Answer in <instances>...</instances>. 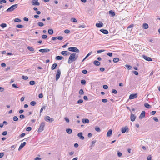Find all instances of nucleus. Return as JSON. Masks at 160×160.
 I'll use <instances>...</instances> for the list:
<instances>
[{
  "mask_svg": "<svg viewBox=\"0 0 160 160\" xmlns=\"http://www.w3.org/2000/svg\"><path fill=\"white\" fill-rule=\"evenodd\" d=\"M102 101L103 102H108V100L106 99H102Z\"/></svg>",
  "mask_w": 160,
  "mask_h": 160,
  "instance_id": "13d9d810",
  "label": "nucleus"
},
{
  "mask_svg": "<svg viewBox=\"0 0 160 160\" xmlns=\"http://www.w3.org/2000/svg\"><path fill=\"white\" fill-rule=\"evenodd\" d=\"M136 117L135 115L132 113L130 116L131 120L132 122L134 121L136 118Z\"/></svg>",
  "mask_w": 160,
  "mask_h": 160,
  "instance_id": "4468645a",
  "label": "nucleus"
},
{
  "mask_svg": "<svg viewBox=\"0 0 160 160\" xmlns=\"http://www.w3.org/2000/svg\"><path fill=\"white\" fill-rule=\"evenodd\" d=\"M61 53L64 56H67L70 54V53L67 51H62L61 52Z\"/></svg>",
  "mask_w": 160,
  "mask_h": 160,
  "instance_id": "f8f14e48",
  "label": "nucleus"
},
{
  "mask_svg": "<svg viewBox=\"0 0 160 160\" xmlns=\"http://www.w3.org/2000/svg\"><path fill=\"white\" fill-rule=\"evenodd\" d=\"M66 131L67 133L69 134H71L72 132V130L70 128L67 129L66 130Z\"/></svg>",
  "mask_w": 160,
  "mask_h": 160,
  "instance_id": "c756f323",
  "label": "nucleus"
},
{
  "mask_svg": "<svg viewBox=\"0 0 160 160\" xmlns=\"http://www.w3.org/2000/svg\"><path fill=\"white\" fill-rule=\"evenodd\" d=\"M143 27L144 29H147L148 28V25L147 23H144L143 25Z\"/></svg>",
  "mask_w": 160,
  "mask_h": 160,
  "instance_id": "bb28decb",
  "label": "nucleus"
},
{
  "mask_svg": "<svg viewBox=\"0 0 160 160\" xmlns=\"http://www.w3.org/2000/svg\"><path fill=\"white\" fill-rule=\"evenodd\" d=\"M133 73L135 75H138V72L137 71H132Z\"/></svg>",
  "mask_w": 160,
  "mask_h": 160,
  "instance_id": "e2e57ef3",
  "label": "nucleus"
},
{
  "mask_svg": "<svg viewBox=\"0 0 160 160\" xmlns=\"http://www.w3.org/2000/svg\"><path fill=\"white\" fill-rule=\"evenodd\" d=\"M79 93L80 95H83L84 94V92L82 89H81L79 92Z\"/></svg>",
  "mask_w": 160,
  "mask_h": 160,
  "instance_id": "f704fd0d",
  "label": "nucleus"
},
{
  "mask_svg": "<svg viewBox=\"0 0 160 160\" xmlns=\"http://www.w3.org/2000/svg\"><path fill=\"white\" fill-rule=\"evenodd\" d=\"M118 156V157H121L122 155V153L118 151L117 152Z\"/></svg>",
  "mask_w": 160,
  "mask_h": 160,
  "instance_id": "c03bdc74",
  "label": "nucleus"
},
{
  "mask_svg": "<svg viewBox=\"0 0 160 160\" xmlns=\"http://www.w3.org/2000/svg\"><path fill=\"white\" fill-rule=\"evenodd\" d=\"M18 4H16L12 5L8 8L7 10L6 11L7 12H11L14 11L16 8L18 7Z\"/></svg>",
  "mask_w": 160,
  "mask_h": 160,
  "instance_id": "f03ea898",
  "label": "nucleus"
},
{
  "mask_svg": "<svg viewBox=\"0 0 160 160\" xmlns=\"http://www.w3.org/2000/svg\"><path fill=\"white\" fill-rule=\"evenodd\" d=\"M27 48L28 50L30 51H34V49L32 47L30 46H28Z\"/></svg>",
  "mask_w": 160,
  "mask_h": 160,
  "instance_id": "c85d7f7f",
  "label": "nucleus"
},
{
  "mask_svg": "<svg viewBox=\"0 0 160 160\" xmlns=\"http://www.w3.org/2000/svg\"><path fill=\"white\" fill-rule=\"evenodd\" d=\"M138 96V94L135 93L134 94H130L129 97V99H132L136 98Z\"/></svg>",
  "mask_w": 160,
  "mask_h": 160,
  "instance_id": "6e6552de",
  "label": "nucleus"
},
{
  "mask_svg": "<svg viewBox=\"0 0 160 160\" xmlns=\"http://www.w3.org/2000/svg\"><path fill=\"white\" fill-rule=\"evenodd\" d=\"M142 57H143V58L146 61H152V59L151 58L145 55H143L142 56Z\"/></svg>",
  "mask_w": 160,
  "mask_h": 160,
  "instance_id": "0eeeda50",
  "label": "nucleus"
},
{
  "mask_svg": "<svg viewBox=\"0 0 160 160\" xmlns=\"http://www.w3.org/2000/svg\"><path fill=\"white\" fill-rule=\"evenodd\" d=\"M78 136L79 138L81 140H83L84 139V137L82 136V132L78 133Z\"/></svg>",
  "mask_w": 160,
  "mask_h": 160,
  "instance_id": "ddd939ff",
  "label": "nucleus"
},
{
  "mask_svg": "<svg viewBox=\"0 0 160 160\" xmlns=\"http://www.w3.org/2000/svg\"><path fill=\"white\" fill-rule=\"evenodd\" d=\"M145 111H143L142 112L140 115L139 117V118L140 119H142L145 116Z\"/></svg>",
  "mask_w": 160,
  "mask_h": 160,
  "instance_id": "9d476101",
  "label": "nucleus"
},
{
  "mask_svg": "<svg viewBox=\"0 0 160 160\" xmlns=\"http://www.w3.org/2000/svg\"><path fill=\"white\" fill-rule=\"evenodd\" d=\"M45 125V122H43L41 123L40 126L38 130V132H40L43 131L44 130V127Z\"/></svg>",
  "mask_w": 160,
  "mask_h": 160,
  "instance_id": "7ed1b4c3",
  "label": "nucleus"
},
{
  "mask_svg": "<svg viewBox=\"0 0 160 160\" xmlns=\"http://www.w3.org/2000/svg\"><path fill=\"white\" fill-rule=\"evenodd\" d=\"M57 63H54L52 65L51 68L52 70L55 69L56 67L57 66Z\"/></svg>",
  "mask_w": 160,
  "mask_h": 160,
  "instance_id": "412c9836",
  "label": "nucleus"
},
{
  "mask_svg": "<svg viewBox=\"0 0 160 160\" xmlns=\"http://www.w3.org/2000/svg\"><path fill=\"white\" fill-rule=\"evenodd\" d=\"M112 93L114 94H116L117 93V91L116 90L113 89L112 90Z\"/></svg>",
  "mask_w": 160,
  "mask_h": 160,
  "instance_id": "680f3d73",
  "label": "nucleus"
},
{
  "mask_svg": "<svg viewBox=\"0 0 160 160\" xmlns=\"http://www.w3.org/2000/svg\"><path fill=\"white\" fill-rule=\"evenodd\" d=\"M61 75V71L60 70H58L57 71V74L56 75V80L57 81Z\"/></svg>",
  "mask_w": 160,
  "mask_h": 160,
  "instance_id": "423d86ee",
  "label": "nucleus"
},
{
  "mask_svg": "<svg viewBox=\"0 0 160 160\" xmlns=\"http://www.w3.org/2000/svg\"><path fill=\"white\" fill-rule=\"evenodd\" d=\"M31 127H29L27 128L26 130L27 131H30L31 130Z\"/></svg>",
  "mask_w": 160,
  "mask_h": 160,
  "instance_id": "de8ad7c7",
  "label": "nucleus"
},
{
  "mask_svg": "<svg viewBox=\"0 0 160 160\" xmlns=\"http://www.w3.org/2000/svg\"><path fill=\"white\" fill-rule=\"evenodd\" d=\"M22 78L24 80H27L28 79V78L27 76H22Z\"/></svg>",
  "mask_w": 160,
  "mask_h": 160,
  "instance_id": "49530a36",
  "label": "nucleus"
},
{
  "mask_svg": "<svg viewBox=\"0 0 160 160\" xmlns=\"http://www.w3.org/2000/svg\"><path fill=\"white\" fill-rule=\"evenodd\" d=\"M26 144V142H24L23 143H22L21 145H20L18 150L20 151L21 149H22Z\"/></svg>",
  "mask_w": 160,
  "mask_h": 160,
  "instance_id": "dca6fc26",
  "label": "nucleus"
},
{
  "mask_svg": "<svg viewBox=\"0 0 160 160\" xmlns=\"http://www.w3.org/2000/svg\"><path fill=\"white\" fill-rule=\"evenodd\" d=\"M63 57L62 56H58L56 57L55 59L57 60H61L63 59Z\"/></svg>",
  "mask_w": 160,
  "mask_h": 160,
  "instance_id": "5701e85b",
  "label": "nucleus"
},
{
  "mask_svg": "<svg viewBox=\"0 0 160 160\" xmlns=\"http://www.w3.org/2000/svg\"><path fill=\"white\" fill-rule=\"evenodd\" d=\"M13 120L15 121H17L18 120V118L17 116H15L13 117Z\"/></svg>",
  "mask_w": 160,
  "mask_h": 160,
  "instance_id": "473e14b6",
  "label": "nucleus"
},
{
  "mask_svg": "<svg viewBox=\"0 0 160 160\" xmlns=\"http://www.w3.org/2000/svg\"><path fill=\"white\" fill-rule=\"evenodd\" d=\"M119 60V58H115L113 59V61L115 63H116L118 62Z\"/></svg>",
  "mask_w": 160,
  "mask_h": 160,
  "instance_id": "a878e982",
  "label": "nucleus"
},
{
  "mask_svg": "<svg viewBox=\"0 0 160 160\" xmlns=\"http://www.w3.org/2000/svg\"><path fill=\"white\" fill-rule=\"evenodd\" d=\"M95 130L96 131L99 132L100 131V129L97 126L95 127Z\"/></svg>",
  "mask_w": 160,
  "mask_h": 160,
  "instance_id": "e433bc0d",
  "label": "nucleus"
},
{
  "mask_svg": "<svg viewBox=\"0 0 160 160\" xmlns=\"http://www.w3.org/2000/svg\"><path fill=\"white\" fill-rule=\"evenodd\" d=\"M16 27L18 28H23L24 27V26L22 25L18 24L17 25Z\"/></svg>",
  "mask_w": 160,
  "mask_h": 160,
  "instance_id": "72a5a7b5",
  "label": "nucleus"
},
{
  "mask_svg": "<svg viewBox=\"0 0 160 160\" xmlns=\"http://www.w3.org/2000/svg\"><path fill=\"white\" fill-rule=\"evenodd\" d=\"M128 130V128L127 126H125V127L122 128L121 129L122 132L124 133L127 130Z\"/></svg>",
  "mask_w": 160,
  "mask_h": 160,
  "instance_id": "9b49d317",
  "label": "nucleus"
},
{
  "mask_svg": "<svg viewBox=\"0 0 160 160\" xmlns=\"http://www.w3.org/2000/svg\"><path fill=\"white\" fill-rule=\"evenodd\" d=\"M68 49L69 51L77 53H78L80 52L79 50L76 47H70L68 48Z\"/></svg>",
  "mask_w": 160,
  "mask_h": 160,
  "instance_id": "20e7f679",
  "label": "nucleus"
},
{
  "mask_svg": "<svg viewBox=\"0 0 160 160\" xmlns=\"http://www.w3.org/2000/svg\"><path fill=\"white\" fill-rule=\"evenodd\" d=\"M76 53H72L70 55L69 58L68 63L69 64H70L72 62L75 61L77 58H76Z\"/></svg>",
  "mask_w": 160,
  "mask_h": 160,
  "instance_id": "f257e3e1",
  "label": "nucleus"
},
{
  "mask_svg": "<svg viewBox=\"0 0 160 160\" xmlns=\"http://www.w3.org/2000/svg\"><path fill=\"white\" fill-rule=\"evenodd\" d=\"M63 37L62 36H58L57 37V39L61 40L63 39Z\"/></svg>",
  "mask_w": 160,
  "mask_h": 160,
  "instance_id": "79ce46f5",
  "label": "nucleus"
},
{
  "mask_svg": "<svg viewBox=\"0 0 160 160\" xmlns=\"http://www.w3.org/2000/svg\"><path fill=\"white\" fill-rule=\"evenodd\" d=\"M103 88L105 89H108V87L107 85H105L103 86Z\"/></svg>",
  "mask_w": 160,
  "mask_h": 160,
  "instance_id": "052dcab7",
  "label": "nucleus"
},
{
  "mask_svg": "<svg viewBox=\"0 0 160 160\" xmlns=\"http://www.w3.org/2000/svg\"><path fill=\"white\" fill-rule=\"evenodd\" d=\"M36 102L35 101H32L30 102V104L32 106H35L36 104Z\"/></svg>",
  "mask_w": 160,
  "mask_h": 160,
  "instance_id": "c9c22d12",
  "label": "nucleus"
},
{
  "mask_svg": "<svg viewBox=\"0 0 160 160\" xmlns=\"http://www.w3.org/2000/svg\"><path fill=\"white\" fill-rule=\"evenodd\" d=\"M38 24V25L40 27H42L44 25L43 23L42 22H39Z\"/></svg>",
  "mask_w": 160,
  "mask_h": 160,
  "instance_id": "37998d69",
  "label": "nucleus"
},
{
  "mask_svg": "<svg viewBox=\"0 0 160 160\" xmlns=\"http://www.w3.org/2000/svg\"><path fill=\"white\" fill-rule=\"evenodd\" d=\"M7 2L5 0H0V4H2V3H6Z\"/></svg>",
  "mask_w": 160,
  "mask_h": 160,
  "instance_id": "09e8293b",
  "label": "nucleus"
},
{
  "mask_svg": "<svg viewBox=\"0 0 160 160\" xmlns=\"http://www.w3.org/2000/svg\"><path fill=\"white\" fill-rule=\"evenodd\" d=\"M14 21L16 22H19L21 21V20L19 18H16L14 19Z\"/></svg>",
  "mask_w": 160,
  "mask_h": 160,
  "instance_id": "58836bf2",
  "label": "nucleus"
},
{
  "mask_svg": "<svg viewBox=\"0 0 160 160\" xmlns=\"http://www.w3.org/2000/svg\"><path fill=\"white\" fill-rule=\"evenodd\" d=\"M45 120L49 122H52L54 120V119L53 118H51L50 117L48 116H46L44 118Z\"/></svg>",
  "mask_w": 160,
  "mask_h": 160,
  "instance_id": "39448f33",
  "label": "nucleus"
},
{
  "mask_svg": "<svg viewBox=\"0 0 160 160\" xmlns=\"http://www.w3.org/2000/svg\"><path fill=\"white\" fill-rule=\"evenodd\" d=\"M48 32L50 35H52L53 33V30L52 29H49L48 31Z\"/></svg>",
  "mask_w": 160,
  "mask_h": 160,
  "instance_id": "b1692460",
  "label": "nucleus"
},
{
  "mask_svg": "<svg viewBox=\"0 0 160 160\" xmlns=\"http://www.w3.org/2000/svg\"><path fill=\"white\" fill-rule=\"evenodd\" d=\"M45 109V106H43L41 108V109L40 111V113H41L43 110V109Z\"/></svg>",
  "mask_w": 160,
  "mask_h": 160,
  "instance_id": "a18cd8bd",
  "label": "nucleus"
},
{
  "mask_svg": "<svg viewBox=\"0 0 160 160\" xmlns=\"http://www.w3.org/2000/svg\"><path fill=\"white\" fill-rule=\"evenodd\" d=\"M31 3L34 5L39 6L40 5L39 3L38 2V0H32Z\"/></svg>",
  "mask_w": 160,
  "mask_h": 160,
  "instance_id": "1a4fd4ad",
  "label": "nucleus"
},
{
  "mask_svg": "<svg viewBox=\"0 0 160 160\" xmlns=\"http://www.w3.org/2000/svg\"><path fill=\"white\" fill-rule=\"evenodd\" d=\"M94 64L96 66H99L100 64V63L98 61L95 60L93 62Z\"/></svg>",
  "mask_w": 160,
  "mask_h": 160,
  "instance_id": "6ab92c4d",
  "label": "nucleus"
},
{
  "mask_svg": "<svg viewBox=\"0 0 160 160\" xmlns=\"http://www.w3.org/2000/svg\"><path fill=\"white\" fill-rule=\"evenodd\" d=\"M83 101L82 99H79L78 101V102L79 104H81L83 102Z\"/></svg>",
  "mask_w": 160,
  "mask_h": 160,
  "instance_id": "864d4df0",
  "label": "nucleus"
},
{
  "mask_svg": "<svg viewBox=\"0 0 160 160\" xmlns=\"http://www.w3.org/2000/svg\"><path fill=\"white\" fill-rule=\"evenodd\" d=\"M7 134V131H4L2 133V134L3 135L5 136Z\"/></svg>",
  "mask_w": 160,
  "mask_h": 160,
  "instance_id": "69168bd1",
  "label": "nucleus"
},
{
  "mask_svg": "<svg viewBox=\"0 0 160 160\" xmlns=\"http://www.w3.org/2000/svg\"><path fill=\"white\" fill-rule=\"evenodd\" d=\"M64 32L65 33L68 34L70 32V31L68 29H66L64 31Z\"/></svg>",
  "mask_w": 160,
  "mask_h": 160,
  "instance_id": "3c124183",
  "label": "nucleus"
},
{
  "mask_svg": "<svg viewBox=\"0 0 160 160\" xmlns=\"http://www.w3.org/2000/svg\"><path fill=\"white\" fill-rule=\"evenodd\" d=\"M153 119L156 122H158V120L156 117H154L153 118Z\"/></svg>",
  "mask_w": 160,
  "mask_h": 160,
  "instance_id": "5fc2aeb1",
  "label": "nucleus"
},
{
  "mask_svg": "<svg viewBox=\"0 0 160 160\" xmlns=\"http://www.w3.org/2000/svg\"><path fill=\"white\" fill-rule=\"evenodd\" d=\"M92 53V52H89L85 57V58L83 59L82 62H83L84 60H85L88 57H89L90 55Z\"/></svg>",
  "mask_w": 160,
  "mask_h": 160,
  "instance_id": "393cba45",
  "label": "nucleus"
},
{
  "mask_svg": "<svg viewBox=\"0 0 160 160\" xmlns=\"http://www.w3.org/2000/svg\"><path fill=\"white\" fill-rule=\"evenodd\" d=\"M39 51L40 52H49L50 51V50L48 48H46L40 49Z\"/></svg>",
  "mask_w": 160,
  "mask_h": 160,
  "instance_id": "2eb2a0df",
  "label": "nucleus"
},
{
  "mask_svg": "<svg viewBox=\"0 0 160 160\" xmlns=\"http://www.w3.org/2000/svg\"><path fill=\"white\" fill-rule=\"evenodd\" d=\"M107 54L109 56V57H111L112 56V53H111V52H108L107 53Z\"/></svg>",
  "mask_w": 160,
  "mask_h": 160,
  "instance_id": "4d7b16f0",
  "label": "nucleus"
},
{
  "mask_svg": "<svg viewBox=\"0 0 160 160\" xmlns=\"http://www.w3.org/2000/svg\"><path fill=\"white\" fill-rule=\"evenodd\" d=\"M109 14H110L112 17L114 16L115 15V12L112 10H110L109 11Z\"/></svg>",
  "mask_w": 160,
  "mask_h": 160,
  "instance_id": "4be33fe9",
  "label": "nucleus"
},
{
  "mask_svg": "<svg viewBox=\"0 0 160 160\" xmlns=\"http://www.w3.org/2000/svg\"><path fill=\"white\" fill-rule=\"evenodd\" d=\"M42 38L43 39H46L47 38V36L46 35H43L42 36Z\"/></svg>",
  "mask_w": 160,
  "mask_h": 160,
  "instance_id": "8fccbe9b",
  "label": "nucleus"
},
{
  "mask_svg": "<svg viewBox=\"0 0 160 160\" xmlns=\"http://www.w3.org/2000/svg\"><path fill=\"white\" fill-rule=\"evenodd\" d=\"M156 112V111H152L150 112V114L152 115H154L155 114Z\"/></svg>",
  "mask_w": 160,
  "mask_h": 160,
  "instance_id": "338daca9",
  "label": "nucleus"
},
{
  "mask_svg": "<svg viewBox=\"0 0 160 160\" xmlns=\"http://www.w3.org/2000/svg\"><path fill=\"white\" fill-rule=\"evenodd\" d=\"M152 157L151 155L148 156L147 157V160H151Z\"/></svg>",
  "mask_w": 160,
  "mask_h": 160,
  "instance_id": "0e129e2a",
  "label": "nucleus"
},
{
  "mask_svg": "<svg viewBox=\"0 0 160 160\" xmlns=\"http://www.w3.org/2000/svg\"><path fill=\"white\" fill-rule=\"evenodd\" d=\"M81 83L82 85H85L86 84V81L84 80H82L81 81Z\"/></svg>",
  "mask_w": 160,
  "mask_h": 160,
  "instance_id": "a19ab883",
  "label": "nucleus"
},
{
  "mask_svg": "<svg viewBox=\"0 0 160 160\" xmlns=\"http://www.w3.org/2000/svg\"><path fill=\"white\" fill-rule=\"evenodd\" d=\"M41 159L39 157H36L35 158V160H41Z\"/></svg>",
  "mask_w": 160,
  "mask_h": 160,
  "instance_id": "774afa93",
  "label": "nucleus"
},
{
  "mask_svg": "<svg viewBox=\"0 0 160 160\" xmlns=\"http://www.w3.org/2000/svg\"><path fill=\"white\" fill-rule=\"evenodd\" d=\"M0 26L3 28L7 27V24L6 23H2L0 25Z\"/></svg>",
  "mask_w": 160,
  "mask_h": 160,
  "instance_id": "4c0bfd02",
  "label": "nucleus"
},
{
  "mask_svg": "<svg viewBox=\"0 0 160 160\" xmlns=\"http://www.w3.org/2000/svg\"><path fill=\"white\" fill-rule=\"evenodd\" d=\"M96 26L98 28H101L103 26V24L102 23H97L96 24Z\"/></svg>",
  "mask_w": 160,
  "mask_h": 160,
  "instance_id": "a211bd4d",
  "label": "nucleus"
},
{
  "mask_svg": "<svg viewBox=\"0 0 160 160\" xmlns=\"http://www.w3.org/2000/svg\"><path fill=\"white\" fill-rule=\"evenodd\" d=\"M35 83V82L34 81H31L29 82L30 84L32 85H34Z\"/></svg>",
  "mask_w": 160,
  "mask_h": 160,
  "instance_id": "ea45409f",
  "label": "nucleus"
},
{
  "mask_svg": "<svg viewBox=\"0 0 160 160\" xmlns=\"http://www.w3.org/2000/svg\"><path fill=\"white\" fill-rule=\"evenodd\" d=\"M71 20L72 21V22H77L76 19L75 18H72L71 19Z\"/></svg>",
  "mask_w": 160,
  "mask_h": 160,
  "instance_id": "603ef678",
  "label": "nucleus"
},
{
  "mask_svg": "<svg viewBox=\"0 0 160 160\" xmlns=\"http://www.w3.org/2000/svg\"><path fill=\"white\" fill-rule=\"evenodd\" d=\"M125 66L126 67V68H127L128 70H130L132 68V67L131 66H130L128 64H126L125 65Z\"/></svg>",
  "mask_w": 160,
  "mask_h": 160,
  "instance_id": "2f4dec72",
  "label": "nucleus"
},
{
  "mask_svg": "<svg viewBox=\"0 0 160 160\" xmlns=\"http://www.w3.org/2000/svg\"><path fill=\"white\" fill-rule=\"evenodd\" d=\"M19 117L21 119H23L25 118V116L23 114H21L20 115Z\"/></svg>",
  "mask_w": 160,
  "mask_h": 160,
  "instance_id": "bf43d9fd",
  "label": "nucleus"
},
{
  "mask_svg": "<svg viewBox=\"0 0 160 160\" xmlns=\"http://www.w3.org/2000/svg\"><path fill=\"white\" fill-rule=\"evenodd\" d=\"M100 31L103 33V34H107L108 33V31L107 30L105 29H101L100 30Z\"/></svg>",
  "mask_w": 160,
  "mask_h": 160,
  "instance_id": "f3484780",
  "label": "nucleus"
},
{
  "mask_svg": "<svg viewBox=\"0 0 160 160\" xmlns=\"http://www.w3.org/2000/svg\"><path fill=\"white\" fill-rule=\"evenodd\" d=\"M112 134V131L111 130H109L108 131L107 133V136L108 137L110 136Z\"/></svg>",
  "mask_w": 160,
  "mask_h": 160,
  "instance_id": "7c9ffc66",
  "label": "nucleus"
},
{
  "mask_svg": "<svg viewBox=\"0 0 160 160\" xmlns=\"http://www.w3.org/2000/svg\"><path fill=\"white\" fill-rule=\"evenodd\" d=\"M82 122L83 123H88L89 122V120L88 119H82Z\"/></svg>",
  "mask_w": 160,
  "mask_h": 160,
  "instance_id": "aec40b11",
  "label": "nucleus"
},
{
  "mask_svg": "<svg viewBox=\"0 0 160 160\" xmlns=\"http://www.w3.org/2000/svg\"><path fill=\"white\" fill-rule=\"evenodd\" d=\"M82 73L84 74H86L87 73L88 71L87 70H83L82 71Z\"/></svg>",
  "mask_w": 160,
  "mask_h": 160,
  "instance_id": "6e6d98bb",
  "label": "nucleus"
},
{
  "mask_svg": "<svg viewBox=\"0 0 160 160\" xmlns=\"http://www.w3.org/2000/svg\"><path fill=\"white\" fill-rule=\"evenodd\" d=\"M144 106L148 108H151V106L148 103H145L144 104Z\"/></svg>",
  "mask_w": 160,
  "mask_h": 160,
  "instance_id": "cd10ccee",
  "label": "nucleus"
}]
</instances>
